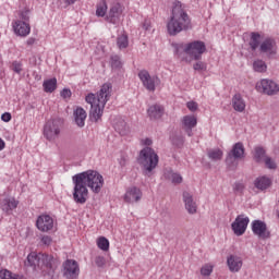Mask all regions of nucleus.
I'll return each instance as SVG.
<instances>
[{
    "instance_id": "21",
    "label": "nucleus",
    "mask_w": 279,
    "mask_h": 279,
    "mask_svg": "<svg viewBox=\"0 0 279 279\" xmlns=\"http://www.w3.org/2000/svg\"><path fill=\"white\" fill-rule=\"evenodd\" d=\"M13 29L17 36H28V34L32 32V27H29V23L23 22L21 20H16L13 23Z\"/></svg>"
},
{
    "instance_id": "35",
    "label": "nucleus",
    "mask_w": 279,
    "mask_h": 279,
    "mask_svg": "<svg viewBox=\"0 0 279 279\" xmlns=\"http://www.w3.org/2000/svg\"><path fill=\"white\" fill-rule=\"evenodd\" d=\"M130 41L126 34L119 35L117 38V46L119 49H128Z\"/></svg>"
},
{
    "instance_id": "9",
    "label": "nucleus",
    "mask_w": 279,
    "mask_h": 279,
    "mask_svg": "<svg viewBox=\"0 0 279 279\" xmlns=\"http://www.w3.org/2000/svg\"><path fill=\"white\" fill-rule=\"evenodd\" d=\"M243 158H245V146H243V143L238 142L233 145L231 151L228 154L226 163L228 167H234V162Z\"/></svg>"
},
{
    "instance_id": "24",
    "label": "nucleus",
    "mask_w": 279,
    "mask_h": 279,
    "mask_svg": "<svg viewBox=\"0 0 279 279\" xmlns=\"http://www.w3.org/2000/svg\"><path fill=\"white\" fill-rule=\"evenodd\" d=\"M245 99L241 94H235L232 98V108L235 112H244L245 111Z\"/></svg>"
},
{
    "instance_id": "42",
    "label": "nucleus",
    "mask_w": 279,
    "mask_h": 279,
    "mask_svg": "<svg viewBox=\"0 0 279 279\" xmlns=\"http://www.w3.org/2000/svg\"><path fill=\"white\" fill-rule=\"evenodd\" d=\"M233 191H234V193H238L241 195L243 193V191H245V184L239 183V182L235 183L233 186Z\"/></svg>"
},
{
    "instance_id": "34",
    "label": "nucleus",
    "mask_w": 279,
    "mask_h": 279,
    "mask_svg": "<svg viewBox=\"0 0 279 279\" xmlns=\"http://www.w3.org/2000/svg\"><path fill=\"white\" fill-rule=\"evenodd\" d=\"M207 156L210 160H221V158H223V151L219 148L209 149Z\"/></svg>"
},
{
    "instance_id": "51",
    "label": "nucleus",
    "mask_w": 279,
    "mask_h": 279,
    "mask_svg": "<svg viewBox=\"0 0 279 279\" xmlns=\"http://www.w3.org/2000/svg\"><path fill=\"white\" fill-rule=\"evenodd\" d=\"M1 119L4 121V123H10V121H12V114L5 112L1 116Z\"/></svg>"
},
{
    "instance_id": "12",
    "label": "nucleus",
    "mask_w": 279,
    "mask_h": 279,
    "mask_svg": "<svg viewBox=\"0 0 279 279\" xmlns=\"http://www.w3.org/2000/svg\"><path fill=\"white\" fill-rule=\"evenodd\" d=\"M248 223L250 218L244 215H239L232 222L231 228L236 236H243V234H245V230H247Z\"/></svg>"
},
{
    "instance_id": "29",
    "label": "nucleus",
    "mask_w": 279,
    "mask_h": 279,
    "mask_svg": "<svg viewBox=\"0 0 279 279\" xmlns=\"http://www.w3.org/2000/svg\"><path fill=\"white\" fill-rule=\"evenodd\" d=\"M163 177L166 180H170L172 184H182V175L178 172H173V170H166Z\"/></svg>"
},
{
    "instance_id": "26",
    "label": "nucleus",
    "mask_w": 279,
    "mask_h": 279,
    "mask_svg": "<svg viewBox=\"0 0 279 279\" xmlns=\"http://www.w3.org/2000/svg\"><path fill=\"white\" fill-rule=\"evenodd\" d=\"M74 117H75V123L78 125V128H84L85 121H86V110L82 107H77L76 110L74 111Z\"/></svg>"
},
{
    "instance_id": "32",
    "label": "nucleus",
    "mask_w": 279,
    "mask_h": 279,
    "mask_svg": "<svg viewBox=\"0 0 279 279\" xmlns=\"http://www.w3.org/2000/svg\"><path fill=\"white\" fill-rule=\"evenodd\" d=\"M253 70L256 73H266L267 72V63L262 59H256L253 62Z\"/></svg>"
},
{
    "instance_id": "55",
    "label": "nucleus",
    "mask_w": 279,
    "mask_h": 279,
    "mask_svg": "<svg viewBox=\"0 0 279 279\" xmlns=\"http://www.w3.org/2000/svg\"><path fill=\"white\" fill-rule=\"evenodd\" d=\"M2 149H5V142L0 137V151H2Z\"/></svg>"
},
{
    "instance_id": "2",
    "label": "nucleus",
    "mask_w": 279,
    "mask_h": 279,
    "mask_svg": "<svg viewBox=\"0 0 279 279\" xmlns=\"http://www.w3.org/2000/svg\"><path fill=\"white\" fill-rule=\"evenodd\" d=\"M110 97H112V84L110 83H105L97 94L89 93L86 95L85 101L90 106L89 117L93 121L97 122L104 117V110L106 104L110 101Z\"/></svg>"
},
{
    "instance_id": "11",
    "label": "nucleus",
    "mask_w": 279,
    "mask_h": 279,
    "mask_svg": "<svg viewBox=\"0 0 279 279\" xmlns=\"http://www.w3.org/2000/svg\"><path fill=\"white\" fill-rule=\"evenodd\" d=\"M260 53L267 56V58H276L278 56V44L274 38H266L259 45Z\"/></svg>"
},
{
    "instance_id": "3",
    "label": "nucleus",
    "mask_w": 279,
    "mask_h": 279,
    "mask_svg": "<svg viewBox=\"0 0 279 279\" xmlns=\"http://www.w3.org/2000/svg\"><path fill=\"white\" fill-rule=\"evenodd\" d=\"M192 27L191 16L184 10V5H182V2L175 1L170 20L167 23L168 34L170 36H178L181 32H189Z\"/></svg>"
},
{
    "instance_id": "28",
    "label": "nucleus",
    "mask_w": 279,
    "mask_h": 279,
    "mask_svg": "<svg viewBox=\"0 0 279 279\" xmlns=\"http://www.w3.org/2000/svg\"><path fill=\"white\" fill-rule=\"evenodd\" d=\"M116 132L119 133L120 136H128L130 134V126L128 122L124 120H120L114 124Z\"/></svg>"
},
{
    "instance_id": "27",
    "label": "nucleus",
    "mask_w": 279,
    "mask_h": 279,
    "mask_svg": "<svg viewBox=\"0 0 279 279\" xmlns=\"http://www.w3.org/2000/svg\"><path fill=\"white\" fill-rule=\"evenodd\" d=\"M253 158L255 162H265L267 158V151L263 146H256L253 150Z\"/></svg>"
},
{
    "instance_id": "38",
    "label": "nucleus",
    "mask_w": 279,
    "mask_h": 279,
    "mask_svg": "<svg viewBox=\"0 0 279 279\" xmlns=\"http://www.w3.org/2000/svg\"><path fill=\"white\" fill-rule=\"evenodd\" d=\"M214 269H215V265L205 264L201 268V275L204 276L205 278H208V276H210V274H213Z\"/></svg>"
},
{
    "instance_id": "37",
    "label": "nucleus",
    "mask_w": 279,
    "mask_h": 279,
    "mask_svg": "<svg viewBox=\"0 0 279 279\" xmlns=\"http://www.w3.org/2000/svg\"><path fill=\"white\" fill-rule=\"evenodd\" d=\"M106 12H108V4L106 1H101L97 4L96 15L106 16Z\"/></svg>"
},
{
    "instance_id": "22",
    "label": "nucleus",
    "mask_w": 279,
    "mask_h": 279,
    "mask_svg": "<svg viewBox=\"0 0 279 279\" xmlns=\"http://www.w3.org/2000/svg\"><path fill=\"white\" fill-rule=\"evenodd\" d=\"M183 202L189 215H195V213H197V203L193 201V195H191V193L183 192Z\"/></svg>"
},
{
    "instance_id": "8",
    "label": "nucleus",
    "mask_w": 279,
    "mask_h": 279,
    "mask_svg": "<svg viewBox=\"0 0 279 279\" xmlns=\"http://www.w3.org/2000/svg\"><path fill=\"white\" fill-rule=\"evenodd\" d=\"M255 88L257 93H263L264 95H268L269 97L278 95L279 93L278 83L269 78H263L259 82H257Z\"/></svg>"
},
{
    "instance_id": "36",
    "label": "nucleus",
    "mask_w": 279,
    "mask_h": 279,
    "mask_svg": "<svg viewBox=\"0 0 279 279\" xmlns=\"http://www.w3.org/2000/svg\"><path fill=\"white\" fill-rule=\"evenodd\" d=\"M97 245L99 250H102V252H108L110 250V241L106 239L105 236H100L97 239Z\"/></svg>"
},
{
    "instance_id": "41",
    "label": "nucleus",
    "mask_w": 279,
    "mask_h": 279,
    "mask_svg": "<svg viewBox=\"0 0 279 279\" xmlns=\"http://www.w3.org/2000/svg\"><path fill=\"white\" fill-rule=\"evenodd\" d=\"M193 69L194 71H206L207 65L203 61H197L196 63H194Z\"/></svg>"
},
{
    "instance_id": "33",
    "label": "nucleus",
    "mask_w": 279,
    "mask_h": 279,
    "mask_svg": "<svg viewBox=\"0 0 279 279\" xmlns=\"http://www.w3.org/2000/svg\"><path fill=\"white\" fill-rule=\"evenodd\" d=\"M0 279H26L25 277L16 274H12V271L8 269L0 270Z\"/></svg>"
},
{
    "instance_id": "39",
    "label": "nucleus",
    "mask_w": 279,
    "mask_h": 279,
    "mask_svg": "<svg viewBox=\"0 0 279 279\" xmlns=\"http://www.w3.org/2000/svg\"><path fill=\"white\" fill-rule=\"evenodd\" d=\"M111 66L112 69H121L122 63H121V57L114 54L111 57Z\"/></svg>"
},
{
    "instance_id": "4",
    "label": "nucleus",
    "mask_w": 279,
    "mask_h": 279,
    "mask_svg": "<svg viewBox=\"0 0 279 279\" xmlns=\"http://www.w3.org/2000/svg\"><path fill=\"white\" fill-rule=\"evenodd\" d=\"M206 52V44L204 41H192L189 44H180L177 46L175 53L181 62L191 63L193 60H202V56Z\"/></svg>"
},
{
    "instance_id": "53",
    "label": "nucleus",
    "mask_w": 279,
    "mask_h": 279,
    "mask_svg": "<svg viewBox=\"0 0 279 279\" xmlns=\"http://www.w3.org/2000/svg\"><path fill=\"white\" fill-rule=\"evenodd\" d=\"M35 43H36V38L31 37V38L27 39L26 45L28 47H32Z\"/></svg>"
},
{
    "instance_id": "14",
    "label": "nucleus",
    "mask_w": 279,
    "mask_h": 279,
    "mask_svg": "<svg viewBox=\"0 0 279 279\" xmlns=\"http://www.w3.org/2000/svg\"><path fill=\"white\" fill-rule=\"evenodd\" d=\"M121 14H123V9H121V4H112L109 13L106 16V22L111 23L112 25H119V23L121 22Z\"/></svg>"
},
{
    "instance_id": "6",
    "label": "nucleus",
    "mask_w": 279,
    "mask_h": 279,
    "mask_svg": "<svg viewBox=\"0 0 279 279\" xmlns=\"http://www.w3.org/2000/svg\"><path fill=\"white\" fill-rule=\"evenodd\" d=\"M138 162L143 165L147 173H151L158 167V154H156L154 148L147 146L141 150Z\"/></svg>"
},
{
    "instance_id": "49",
    "label": "nucleus",
    "mask_w": 279,
    "mask_h": 279,
    "mask_svg": "<svg viewBox=\"0 0 279 279\" xmlns=\"http://www.w3.org/2000/svg\"><path fill=\"white\" fill-rule=\"evenodd\" d=\"M186 107L191 110V112H195L197 110V102L189 101L186 104Z\"/></svg>"
},
{
    "instance_id": "30",
    "label": "nucleus",
    "mask_w": 279,
    "mask_h": 279,
    "mask_svg": "<svg viewBox=\"0 0 279 279\" xmlns=\"http://www.w3.org/2000/svg\"><path fill=\"white\" fill-rule=\"evenodd\" d=\"M45 93H53L58 88V80L56 77L44 81L43 83Z\"/></svg>"
},
{
    "instance_id": "10",
    "label": "nucleus",
    "mask_w": 279,
    "mask_h": 279,
    "mask_svg": "<svg viewBox=\"0 0 279 279\" xmlns=\"http://www.w3.org/2000/svg\"><path fill=\"white\" fill-rule=\"evenodd\" d=\"M62 274L66 279H77L80 276V264L75 259H66L62 264Z\"/></svg>"
},
{
    "instance_id": "16",
    "label": "nucleus",
    "mask_w": 279,
    "mask_h": 279,
    "mask_svg": "<svg viewBox=\"0 0 279 279\" xmlns=\"http://www.w3.org/2000/svg\"><path fill=\"white\" fill-rule=\"evenodd\" d=\"M36 227L40 232H49L53 230V218L47 214L40 215L36 220Z\"/></svg>"
},
{
    "instance_id": "25",
    "label": "nucleus",
    "mask_w": 279,
    "mask_h": 279,
    "mask_svg": "<svg viewBox=\"0 0 279 279\" xmlns=\"http://www.w3.org/2000/svg\"><path fill=\"white\" fill-rule=\"evenodd\" d=\"M254 186L255 189H258V191H267V189L271 186V180L269 179V177H258L254 181Z\"/></svg>"
},
{
    "instance_id": "40",
    "label": "nucleus",
    "mask_w": 279,
    "mask_h": 279,
    "mask_svg": "<svg viewBox=\"0 0 279 279\" xmlns=\"http://www.w3.org/2000/svg\"><path fill=\"white\" fill-rule=\"evenodd\" d=\"M11 69L14 71V73L21 74L23 71V64L19 61H13L11 64Z\"/></svg>"
},
{
    "instance_id": "13",
    "label": "nucleus",
    "mask_w": 279,
    "mask_h": 279,
    "mask_svg": "<svg viewBox=\"0 0 279 279\" xmlns=\"http://www.w3.org/2000/svg\"><path fill=\"white\" fill-rule=\"evenodd\" d=\"M138 77L146 90H150L151 93L156 90V80H158V76H151L147 70H142L138 73Z\"/></svg>"
},
{
    "instance_id": "31",
    "label": "nucleus",
    "mask_w": 279,
    "mask_h": 279,
    "mask_svg": "<svg viewBox=\"0 0 279 279\" xmlns=\"http://www.w3.org/2000/svg\"><path fill=\"white\" fill-rule=\"evenodd\" d=\"M248 45H250L252 51H256L258 49V47H260V34L252 33Z\"/></svg>"
},
{
    "instance_id": "52",
    "label": "nucleus",
    "mask_w": 279,
    "mask_h": 279,
    "mask_svg": "<svg viewBox=\"0 0 279 279\" xmlns=\"http://www.w3.org/2000/svg\"><path fill=\"white\" fill-rule=\"evenodd\" d=\"M77 0H60V3L64 5V8H69V5H73Z\"/></svg>"
},
{
    "instance_id": "43",
    "label": "nucleus",
    "mask_w": 279,
    "mask_h": 279,
    "mask_svg": "<svg viewBox=\"0 0 279 279\" xmlns=\"http://www.w3.org/2000/svg\"><path fill=\"white\" fill-rule=\"evenodd\" d=\"M40 241L47 247H49V245L53 243V239L51 238V235H43Z\"/></svg>"
},
{
    "instance_id": "50",
    "label": "nucleus",
    "mask_w": 279,
    "mask_h": 279,
    "mask_svg": "<svg viewBox=\"0 0 279 279\" xmlns=\"http://www.w3.org/2000/svg\"><path fill=\"white\" fill-rule=\"evenodd\" d=\"M143 29H145L146 32H149V29H151V20H145L144 21Z\"/></svg>"
},
{
    "instance_id": "23",
    "label": "nucleus",
    "mask_w": 279,
    "mask_h": 279,
    "mask_svg": "<svg viewBox=\"0 0 279 279\" xmlns=\"http://www.w3.org/2000/svg\"><path fill=\"white\" fill-rule=\"evenodd\" d=\"M147 114L149 119H153V120L162 119V116L165 114V107L158 104L153 105L148 108Z\"/></svg>"
},
{
    "instance_id": "19",
    "label": "nucleus",
    "mask_w": 279,
    "mask_h": 279,
    "mask_svg": "<svg viewBox=\"0 0 279 279\" xmlns=\"http://www.w3.org/2000/svg\"><path fill=\"white\" fill-rule=\"evenodd\" d=\"M182 130L187 134V136H193V128L197 125V118L195 116H185L181 120Z\"/></svg>"
},
{
    "instance_id": "47",
    "label": "nucleus",
    "mask_w": 279,
    "mask_h": 279,
    "mask_svg": "<svg viewBox=\"0 0 279 279\" xmlns=\"http://www.w3.org/2000/svg\"><path fill=\"white\" fill-rule=\"evenodd\" d=\"M95 263H96L97 267H104V265H106V257L96 256Z\"/></svg>"
},
{
    "instance_id": "15",
    "label": "nucleus",
    "mask_w": 279,
    "mask_h": 279,
    "mask_svg": "<svg viewBox=\"0 0 279 279\" xmlns=\"http://www.w3.org/2000/svg\"><path fill=\"white\" fill-rule=\"evenodd\" d=\"M252 231L259 239H269V230L267 229V223L262 220H254L252 222Z\"/></svg>"
},
{
    "instance_id": "54",
    "label": "nucleus",
    "mask_w": 279,
    "mask_h": 279,
    "mask_svg": "<svg viewBox=\"0 0 279 279\" xmlns=\"http://www.w3.org/2000/svg\"><path fill=\"white\" fill-rule=\"evenodd\" d=\"M151 138H145L144 141H143V145H146V147H149V145H151Z\"/></svg>"
},
{
    "instance_id": "18",
    "label": "nucleus",
    "mask_w": 279,
    "mask_h": 279,
    "mask_svg": "<svg viewBox=\"0 0 279 279\" xmlns=\"http://www.w3.org/2000/svg\"><path fill=\"white\" fill-rule=\"evenodd\" d=\"M143 192H141V189L133 186L126 190L123 199L126 204H134V202H141Z\"/></svg>"
},
{
    "instance_id": "48",
    "label": "nucleus",
    "mask_w": 279,
    "mask_h": 279,
    "mask_svg": "<svg viewBox=\"0 0 279 279\" xmlns=\"http://www.w3.org/2000/svg\"><path fill=\"white\" fill-rule=\"evenodd\" d=\"M71 95H73V94L71 93V89H69V88H64V89L61 92V97H62L63 99H71Z\"/></svg>"
},
{
    "instance_id": "20",
    "label": "nucleus",
    "mask_w": 279,
    "mask_h": 279,
    "mask_svg": "<svg viewBox=\"0 0 279 279\" xmlns=\"http://www.w3.org/2000/svg\"><path fill=\"white\" fill-rule=\"evenodd\" d=\"M227 265L229 267V271L236 274L241 271V267H243V259L236 255H230L227 258Z\"/></svg>"
},
{
    "instance_id": "5",
    "label": "nucleus",
    "mask_w": 279,
    "mask_h": 279,
    "mask_svg": "<svg viewBox=\"0 0 279 279\" xmlns=\"http://www.w3.org/2000/svg\"><path fill=\"white\" fill-rule=\"evenodd\" d=\"M26 267H40V269L48 270V274H53L56 271V258L49 254H38L36 252H32L28 254L27 259L25 262Z\"/></svg>"
},
{
    "instance_id": "46",
    "label": "nucleus",
    "mask_w": 279,
    "mask_h": 279,
    "mask_svg": "<svg viewBox=\"0 0 279 279\" xmlns=\"http://www.w3.org/2000/svg\"><path fill=\"white\" fill-rule=\"evenodd\" d=\"M20 21L23 23H29V11H23L20 15Z\"/></svg>"
},
{
    "instance_id": "44",
    "label": "nucleus",
    "mask_w": 279,
    "mask_h": 279,
    "mask_svg": "<svg viewBox=\"0 0 279 279\" xmlns=\"http://www.w3.org/2000/svg\"><path fill=\"white\" fill-rule=\"evenodd\" d=\"M263 162H265L268 169H276V161H274L271 158L266 157Z\"/></svg>"
},
{
    "instance_id": "7",
    "label": "nucleus",
    "mask_w": 279,
    "mask_h": 279,
    "mask_svg": "<svg viewBox=\"0 0 279 279\" xmlns=\"http://www.w3.org/2000/svg\"><path fill=\"white\" fill-rule=\"evenodd\" d=\"M62 132V120L52 119L46 122L44 126V136L50 143H56L58 138H60V134Z\"/></svg>"
},
{
    "instance_id": "1",
    "label": "nucleus",
    "mask_w": 279,
    "mask_h": 279,
    "mask_svg": "<svg viewBox=\"0 0 279 279\" xmlns=\"http://www.w3.org/2000/svg\"><path fill=\"white\" fill-rule=\"evenodd\" d=\"M72 182L74 184L73 199L76 204L88 202V189L93 193H101V189H104V177L95 170L75 174L72 177Z\"/></svg>"
},
{
    "instance_id": "45",
    "label": "nucleus",
    "mask_w": 279,
    "mask_h": 279,
    "mask_svg": "<svg viewBox=\"0 0 279 279\" xmlns=\"http://www.w3.org/2000/svg\"><path fill=\"white\" fill-rule=\"evenodd\" d=\"M128 155L126 154H121L120 158L118 159V162L120 167H126L128 166Z\"/></svg>"
},
{
    "instance_id": "17",
    "label": "nucleus",
    "mask_w": 279,
    "mask_h": 279,
    "mask_svg": "<svg viewBox=\"0 0 279 279\" xmlns=\"http://www.w3.org/2000/svg\"><path fill=\"white\" fill-rule=\"evenodd\" d=\"M0 208L5 215H12V211L19 208V201L14 197H4L0 199Z\"/></svg>"
}]
</instances>
